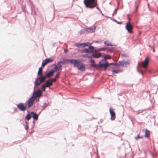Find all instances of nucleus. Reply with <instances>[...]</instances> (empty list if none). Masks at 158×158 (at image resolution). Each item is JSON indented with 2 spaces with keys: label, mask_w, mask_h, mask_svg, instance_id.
<instances>
[{
  "label": "nucleus",
  "mask_w": 158,
  "mask_h": 158,
  "mask_svg": "<svg viewBox=\"0 0 158 158\" xmlns=\"http://www.w3.org/2000/svg\"><path fill=\"white\" fill-rule=\"evenodd\" d=\"M145 133L144 136L145 137H148L150 135V132L147 129H146L145 130Z\"/></svg>",
  "instance_id": "17"
},
{
  "label": "nucleus",
  "mask_w": 158,
  "mask_h": 158,
  "mask_svg": "<svg viewBox=\"0 0 158 158\" xmlns=\"http://www.w3.org/2000/svg\"><path fill=\"white\" fill-rule=\"evenodd\" d=\"M47 87H49L51 86L52 85V83L49 81V80L46 81V83L44 84Z\"/></svg>",
  "instance_id": "14"
},
{
  "label": "nucleus",
  "mask_w": 158,
  "mask_h": 158,
  "mask_svg": "<svg viewBox=\"0 0 158 158\" xmlns=\"http://www.w3.org/2000/svg\"><path fill=\"white\" fill-rule=\"evenodd\" d=\"M102 54L100 53H98L94 54L92 56L93 57L95 58H98L102 56L103 57V56H102Z\"/></svg>",
  "instance_id": "13"
},
{
  "label": "nucleus",
  "mask_w": 158,
  "mask_h": 158,
  "mask_svg": "<svg viewBox=\"0 0 158 158\" xmlns=\"http://www.w3.org/2000/svg\"><path fill=\"white\" fill-rule=\"evenodd\" d=\"M75 45L77 46V47H79V46H82L83 45V44H76Z\"/></svg>",
  "instance_id": "29"
},
{
  "label": "nucleus",
  "mask_w": 158,
  "mask_h": 158,
  "mask_svg": "<svg viewBox=\"0 0 158 158\" xmlns=\"http://www.w3.org/2000/svg\"><path fill=\"white\" fill-rule=\"evenodd\" d=\"M109 111L111 115V120H114L115 118V114L113 109L112 108L110 107L109 109Z\"/></svg>",
  "instance_id": "7"
},
{
  "label": "nucleus",
  "mask_w": 158,
  "mask_h": 158,
  "mask_svg": "<svg viewBox=\"0 0 158 158\" xmlns=\"http://www.w3.org/2000/svg\"><path fill=\"white\" fill-rule=\"evenodd\" d=\"M48 63L45 60H44L42 62V67H44L45 65H46Z\"/></svg>",
  "instance_id": "19"
},
{
  "label": "nucleus",
  "mask_w": 158,
  "mask_h": 158,
  "mask_svg": "<svg viewBox=\"0 0 158 158\" xmlns=\"http://www.w3.org/2000/svg\"><path fill=\"white\" fill-rule=\"evenodd\" d=\"M126 28L128 32L130 33H132L133 27L132 25L129 22H128L126 23Z\"/></svg>",
  "instance_id": "6"
},
{
  "label": "nucleus",
  "mask_w": 158,
  "mask_h": 158,
  "mask_svg": "<svg viewBox=\"0 0 158 158\" xmlns=\"http://www.w3.org/2000/svg\"><path fill=\"white\" fill-rule=\"evenodd\" d=\"M103 55L104 56H103V57H104V58L102 60L100 61L98 67L99 66L101 68L103 67L104 68L106 69L109 66V64L108 63V62L106 61L107 58L105 56L104 54H103Z\"/></svg>",
  "instance_id": "4"
},
{
  "label": "nucleus",
  "mask_w": 158,
  "mask_h": 158,
  "mask_svg": "<svg viewBox=\"0 0 158 158\" xmlns=\"http://www.w3.org/2000/svg\"><path fill=\"white\" fill-rule=\"evenodd\" d=\"M76 1H77V0H76Z\"/></svg>",
  "instance_id": "35"
},
{
  "label": "nucleus",
  "mask_w": 158,
  "mask_h": 158,
  "mask_svg": "<svg viewBox=\"0 0 158 158\" xmlns=\"http://www.w3.org/2000/svg\"><path fill=\"white\" fill-rule=\"evenodd\" d=\"M47 86L45 85V84L43 85L42 86V90L43 91H45V88Z\"/></svg>",
  "instance_id": "24"
},
{
  "label": "nucleus",
  "mask_w": 158,
  "mask_h": 158,
  "mask_svg": "<svg viewBox=\"0 0 158 158\" xmlns=\"http://www.w3.org/2000/svg\"><path fill=\"white\" fill-rule=\"evenodd\" d=\"M17 107L21 110L24 111L26 110V107L23 103H20L17 105Z\"/></svg>",
  "instance_id": "8"
},
{
  "label": "nucleus",
  "mask_w": 158,
  "mask_h": 158,
  "mask_svg": "<svg viewBox=\"0 0 158 158\" xmlns=\"http://www.w3.org/2000/svg\"><path fill=\"white\" fill-rule=\"evenodd\" d=\"M26 130H27L28 129V127H27L26 128Z\"/></svg>",
  "instance_id": "33"
},
{
  "label": "nucleus",
  "mask_w": 158,
  "mask_h": 158,
  "mask_svg": "<svg viewBox=\"0 0 158 158\" xmlns=\"http://www.w3.org/2000/svg\"><path fill=\"white\" fill-rule=\"evenodd\" d=\"M36 99V97L32 95L31 97L29 98L27 102L28 107L30 108L32 105L35 100Z\"/></svg>",
  "instance_id": "5"
},
{
  "label": "nucleus",
  "mask_w": 158,
  "mask_h": 158,
  "mask_svg": "<svg viewBox=\"0 0 158 158\" xmlns=\"http://www.w3.org/2000/svg\"><path fill=\"white\" fill-rule=\"evenodd\" d=\"M82 57H86V58H91V56H88L87 54L83 55H82Z\"/></svg>",
  "instance_id": "23"
},
{
  "label": "nucleus",
  "mask_w": 158,
  "mask_h": 158,
  "mask_svg": "<svg viewBox=\"0 0 158 158\" xmlns=\"http://www.w3.org/2000/svg\"><path fill=\"white\" fill-rule=\"evenodd\" d=\"M31 114L32 116V117L34 119L36 120L38 119V116L36 113H34L33 111H32L31 113Z\"/></svg>",
  "instance_id": "12"
},
{
  "label": "nucleus",
  "mask_w": 158,
  "mask_h": 158,
  "mask_svg": "<svg viewBox=\"0 0 158 158\" xmlns=\"http://www.w3.org/2000/svg\"><path fill=\"white\" fill-rule=\"evenodd\" d=\"M90 63H92L91 66L94 67H98V65L96 64L95 63L94 61L93 60H90Z\"/></svg>",
  "instance_id": "16"
},
{
  "label": "nucleus",
  "mask_w": 158,
  "mask_h": 158,
  "mask_svg": "<svg viewBox=\"0 0 158 158\" xmlns=\"http://www.w3.org/2000/svg\"><path fill=\"white\" fill-rule=\"evenodd\" d=\"M70 63L73 64L74 66L76 67L78 69L82 71H83L85 70V65L82 63H81L78 60L67 59L64 60L62 61H60L57 63L55 66V69L56 70H61L62 69V65L66 63Z\"/></svg>",
  "instance_id": "1"
},
{
  "label": "nucleus",
  "mask_w": 158,
  "mask_h": 158,
  "mask_svg": "<svg viewBox=\"0 0 158 158\" xmlns=\"http://www.w3.org/2000/svg\"><path fill=\"white\" fill-rule=\"evenodd\" d=\"M56 79L54 78L53 79H49V81H50L51 82H55L56 81Z\"/></svg>",
  "instance_id": "28"
},
{
  "label": "nucleus",
  "mask_w": 158,
  "mask_h": 158,
  "mask_svg": "<svg viewBox=\"0 0 158 158\" xmlns=\"http://www.w3.org/2000/svg\"><path fill=\"white\" fill-rule=\"evenodd\" d=\"M42 94V92L40 90H38L36 91H34L33 95H34L35 97L36 98L37 97H40Z\"/></svg>",
  "instance_id": "10"
},
{
  "label": "nucleus",
  "mask_w": 158,
  "mask_h": 158,
  "mask_svg": "<svg viewBox=\"0 0 158 158\" xmlns=\"http://www.w3.org/2000/svg\"><path fill=\"white\" fill-rule=\"evenodd\" d=\"M45 60L48 63L52 62L53 61V59H52L46 58Z\"/></svg>",
  "instance_id": "20"
},
{
  "label": "nucleus",
  "mask_w": 158,
  "mask_h": 158,
  "mask_svg": "<svg viewBox=\"0 0 158 158\" xmlns=\"http://www.w3.org/2000/svg\"><path fill=\"white\" fill-rule=\"evenodd\" d=\"M105 44L107 46H110L111 44L110 43H108L107 41H105L104 42Z\"/></svg>",
  "instance_id": "27"
},
{
  "label": "nucleus",
  "mask_w": 158,
  "mask_h": 158,
  "mask_svg": "<svg viewBox=\"0 0 158 158\" xmlns=\"http://www.w3.org/2000/svg\"><path fill=\"white\" fill-rule=\"evenodd\" d=\"M84 4L87 7L93 8L97 5V0H84Z\"/></svg>",
  "instance_id": "3"
},
{
  "label": "nucleus",
  "mask_w": 158,
  "mask_h": 158,
  "mask_svg": "<svg viewBox=\"0 0 158 158\" xmlns=\"http://www.w3.org/2000/svg\"><path fill=\"white\" fill-rule=\"evenodd\" d=\"M119 71L118 70H113L112 72L113 73H117Z\"/></svg>",
  "instance_id": "31"
},
{
  "label": "nucleus",
  "mask_w": 158,
  "mask_h": 158,
  "mask_svg": "<svg viewBox=\"0 0 158 158\" xmlns=\"http://www.w3.org/2000/svg\"><path fill=\"white\" fill-rule=\"evenodd\" d=\"M43 67L42 66L40 68H39V70L38 72V74L39 75H40V77H42V76H44L42 75V73L43 70Z\"/></svg>",
  "instance_id": "15"
},
{
  "label": "nucleus",
  "mask_w": 158,
  "mask_h": 158,
  "mask_svg": "<svg viewBox=\"0 0 158 158\" xmlns=\"http://www.w3.org/2000/svg\"><path fill=\"white\" fill-rule=\"evenodd\" d=\"M82 53H89L90 52V51L87 49H84L81 50V51Z\"/></svg>",
  "instance_id": "18"
},
{
  "label": "nucleus",
  "mask_w": 158,
  "mask_h": 158,
  "mask_svg": "<svg viewBox=\"0 0 158 158\" xmlns=\"http://www.w3.org/2000/svg\"><path fill=\"white\" fill-rule=\"evenodd\" d=\"M83 44V47H84L85 46H89V45H91L92 43H82Z\"/></svg>",
  "instance_id": "22"
},
{
  "label": "nucleus",
  "mask_w": 158,
  "mask_h": 158,
  "mask_svg": "<svg viewBox=\"0 0 158 158\" xmlns=\"http://www.w3.org/2000/svg\"><path fill=\"white\" fill-rule=\"evenodd\" d=\"M153 52H155V50H154V49H153Z\"/></svg>",
  "instance_id": "34"
},
{
  "label": "nucleus",
  "mask_w": 158,
  "mask_h": 158,
  "mask_svg": "<svg viewBox=\"0 0 158 158\" xmlns=\"http://www.w3.org/2000/svg\"><path fill=\"white\" fill-rule=\"evenodd\" d=\"M119 66H126L127 65H129V63L128 61H121L118 62Z\"/></svg>",
  "instance_id": "11"
},
{
  "label": "nucleus",
  "mask_w": 158,
  "mask_h": 158,
  "mask_svg": "<svg viewBox=\"0 0 158 158\" xmlns=\"http://www.w3.org/2000/svg\"><path fill=\"white\" fill-rule=\"evenodd\" d=\"M31 118V114H28L25 117V118L28 120H30Z\"/></svg>",
  "instance_id": "21"
},
{
  "label": "nucleus",
  "mask_w": 158,
  "mask_h": 158,
  "mask_svg": "<svg viewBox=\"0 0 158 158\" xmlns=\"http://www.w3.org/2000/svg\"><path fill=\"white\" fill-rule=\"evenodd\" d=\"M55 72V70H52L47 73L45 76L38 77L34 83L35 87L40 85L41 83L44 82L47 77L49 78L52 76Z\"/></svg>",
  "instance_id": "2"
},
{
  "label": "nucleus",
  "mask_w": 158,
  "mask_h": 158,
  "mask_svg": "<svg viewBox=\"0 0 158 158\" xmlns=\"http://www.w3.org/2000/svg\"><path fill=\"white\" fill-rule=\"evenodd\" d=\"M114 64V63H111L110 64H109V65H112Z\"/></svg>",
  "instance_id": "32"
},
{
  "label": "nucleus",
  "mask_w": 158,
  "mask_h": 158,
  "mask_svg": "<svg viewBox=\"0 0 158 158\" xmlns=\"http://www.w3.org/2000/svg\"><path fill=\"white\" fill-rule=\"evenodd\" d=\"M148 58H146L144 61L142 63V67H143L144 68H147L148 64Z\"/></svg>",
  "instance_id": "9"
},
{
  "label": "nucleus",
  "mask_w": 158,
  "mask_h": 158,
  "mask_svg": "<svg viewBox=\"0 0 158 158\" xmlns=\"http://www.w3.org/2000/svg\"><path fill=\"white\" fill-rule=\"evenodd\" d=\"M89 48L91 50V51H90V52H92L93 51V50H94V47L92 46H90L89 47Z\"/></svg>",
  "instance_id": "25"
},
{
  "label": "nucleus",
  "mask_w": 158,
  "mask_h": 158,
  "mask_svg": "<svg viewBox=\"0 0 158 158\" xmlns=\"http://www.w3.org/2000/svg\"><path fill=\"white\" fill-rule=\"evenodd\" d=\"M139 135H140L138 134L137 136L135 137V139L136 140H137L138 139H139V138H143V137L142 136L140 137Z\"/></svg>",
  "instance_id": "26"
},
{
  "label": "nucleus",
  "mask_w": 158,
  "mask_h": 158,
  "mask_svg": "<svg viewBox=\"0 0 158 158\" xmlns=\"http://www.w3.org/2000/svg\"><path fill=\"white\" fill-rule=\"evenodd\" d=\"M59 75H60L59 73H58L56 74V76L55 77V78H56V79H57V78H59Z\"/></svg>",
  "instance_id": "30"
}]
</instances>
